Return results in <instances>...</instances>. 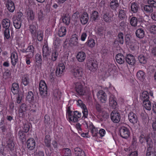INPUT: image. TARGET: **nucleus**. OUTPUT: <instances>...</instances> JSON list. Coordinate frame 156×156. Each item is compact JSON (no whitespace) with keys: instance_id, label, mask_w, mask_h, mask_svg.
Returning a JSON list of instances; mask_svg holds the SVG:
<instances>
[{"instance_id":"6ab92c4d","label":"nucleus","mask_w":156,"mask_h":156,"mask_svg":"<svg viewBox=\"0 0 156 156\" xmlns=\"http://www.w3.org/2000/svg\"><path fill=\"white\" fill-rule=\"evenodd\" d=\"M126 61L128 64L131 65H133L136 62L134 57L131 54L127 55L126 57Z\"/></svg>"},{"instance_id":"b1692460","label":"nucleus","mask_w":156,"mask_h":156,"mask_svg":"<svg viewBox=\"0 0 156 156\" xmlns=\"http://www.w3.org/2000/svg\"><path fill=\"white\" fill-rule=\"evenodd\" d=\"M140 98L143 101H147L149 100V94L147 91H143L140 95Z\"/></svg>"},{"instance_id":"4d7b16f0","label":"nucleus","mask_w":156,"mask_h":156,"mask_svg":"<svg viewBox=\"0 0 156 156\" xmlns=\"http://www.w3.org/2000/svg\"><path fill=\"white\" fill-rule=\"evenodd\" d=\"M58 56V53L57 52L56 50L53 52H52L51 54V59L53 61H55L57 59Z\"/></svg>"},{"instance_id":"aec40b11","label":"nucleus","mask_w":156,"mask_h":156,"mask_svg":"<svg viewBox=\"0 0 156 156\" xmlns=\"http://www.w3.org/2000/svg\"><path fill=\"white\" fill-rule=\"evenodd\" d=\"M65 66L63 63L59 64L56 71V74L59 75L62 74L65 70Z\"/></svg>"},{"instance_id":"412c9836","label":"nucleus","mask_w":156,"mask_h":156,"mask_svg":"<svg viewBox=\"0 0 156 156\" xmlns=\"http://www.w3.org/2000/svg\"><path fill=\"white\" fill-rule=\"evenodd\" d=\"M27 110V106L24 104H22L21 105L19 110L20 115L21 117H23L25 115L26 112Z\"/></svg>"},{"instance_id":"39448f33","label":"nucleus","mask_w":156,"mask_h":156,"mask_svg":"<svg viewBox=\"0 0 156 156\" xmlns=\"http://www.w3.org/2000/svg\"><path fill=\"white\" fill-rule=\"evenodd\" d=\"M39 90L40 94L45 95L47 94V87L45 82L43 80L40 81L39 83Z\"/></svg>"},{"instance_id":"4c0bfd02","label":"nucleus","mask_w":156,"mask_h":156,"mask_svg":"<svg viewBox=\"0 0 156 156\" xmlns=\"http://www.w3.org/2000/svg\"><path fill=\"white\" fill-rule=\"evenodd\" d=\"M136 76L138 79L141 81H143L145 77L144 73L142 71H139L138 72Z\"/></svg>"},{"instance_id":"a18cd8bd","label":"nucleus","mask_w":156,"mask_h":156,"mask_svg":"<svg viewBox=\"0 0 156 156\" xmlns=\"http://www.w3.org/2000/svg\"><path fill=\"white\" fill-rule=\"evenodd\" d=\"M138 9L137 4L134 2L132 3L131 5V10L134 13L136 12Z\"/></svg>"},{"instance_id":"774afa93","label":"nucleus","mask_w":156,"mask_h":156,"mask_svg":"<svg viewBox=\"0 0 156 156\" xmlns=\"http://www.w3.org/2000/svg\"><path fill=\"white\" fill-rule=\"evenodd\" d=\"M147 2L148 4L152 5L153 6L156 7V2L153 0H148Z\"/></svg>"},{"instance_id":"0e129e2a","label":"nucleus","mask_w":156,"mask_h":156,"mask_svg":"<svg viewBox=\"0 0 156 156\" xmlns=\"http://www.w3.org/2000/svg\"><path fill=\"white\" fill-rule=\"evenodd\" d=\"M22 83L25 86L27 85L29 83V80L27 77H24L22 79Z\"/></svg>"},{"instance_id":"5fc2aeb1","label":"nucleus","mask_w":156,"mask_h":156,"mask_svg":"<svg viewBox=\"0 0 156 156\" xmlns=\"http://www.w3.org/2000/svg\"><path fill=\"white\" fill-rule=\"evenodd\" d=\"M7 146L11 150H12L14 148V144L12 140H10L7 141Z\"/></svg>"},{"instance_id":"9b49d317","label":"nucleus","mask_w":156,"mask_h":156,"mask_svg":"<svg viewBox=\"0 0 156 156\" xmlns=\"http://www.w3.org/2000/svg\"><path fill=\"white\" fill-rule=\"evenodd\" d=\"M27 57L32 58L33 57L34 52V48L32 45L29 46L25 51Z\"/></svg>"},{"instance_id":"e2e57ef3","label":"nucleus","mask_w":156,"mask_h":156,"mask_svg":"<svg viewBox=\"0 0 156 156\" xmlns=\"http://www.w3.org/2000/svg\"><path fill=\"white\" fill-rule=\"evenodd\" d=\"M43 33L42 31L37 32V38L38 41H41L43 39Z\"/></svg>"},{"instance_id":"09e8293b","label":"nucleus","mask_w":156,"mask_h":156,"mask_svg":"<svg viewBox=\"0 0 156 156\" xmlns=\"http://www.w3.org/2000/svg\"><path fill=\"white\" fill-rule=\"evenodd\" d=\"M44 143L46 146L49 147L51 144V139L49 135H47L45 137L44 140Z\"/></svg>"},{"instance_id":"4be33fe9","label":"nucleus","mask_w":156,"mask_h":156,"mask_svg":"<svg viewBox=\"0 0 156 156\" xmlns=\"http://www.w3.org/2000/svg\"><path fill=\"white\" fill-rule=\"evenodd\" d=\"M140 141L141 143H145L146 141L147 143V146H148V142L150 143V141L152 142L151 140L147 136H146L144 134H141L140 137Z\"/></svg>"},{"instance_id":"1a4fd4ad","label":"nucleus","mask_w":156,"mask_h":156,"mask_svg":"<svg viewBox=\"0 0 156 156\" xmlns=\"http://www.w3.org/2000/svg\"><path fill=\"white\" fill-rule=\"evenodd\" d=\"M111 118L113 122L118 123L120 119V115L117 111H113L111 114Z\"/></svg>"},{"instance_id":"5701e85b","label":"nucleus","mask_w":156,"mask_h":156,"mask_svg":"<svg viewBox=\"0 0 156 156\" xmlns=\"http://www.w3.org/2000/svg\"><path fill=\"white\" fill-rule=\"evenodd\" d=\"M119 5L117 0H112L110 3L109 6L112 9L116 10L119 6Z\"/></svg>"},{"instance_id":"de8ad7c7","label":"nucleus","mask_w":156,"mask_h":156,"mask_svg":"<svg viewBox=\"0 0 156 156\" xmlns=\"http://www.w3.org/2000/svg\"><path fill=\"white\" fill-rule=\"evenodd\" d=\"M91 17L93 20H98L99 18V13L98 12L95 11L91 13Z\"/></svg>"},{"instance_id":"20e7f679","label":"nucleus","mask_w":156,"mask_h":156,"mask_svg":"<svg viewBox=\"0 0 156 156\" xmlns=\"http://www.w3.org/2000/svg\"><path fill=\"white\" fill-rule=\"evenodd\" d=\"M71 72L72 75L75 77L79 78L83 75L82 68L78 66L73 67Z\"/></svg>"},{"instance_id":"f3484780","label":"nucleus","mask_w":156,"mask_h":156,"mask_svg":"<svg viewBox=\"0 0 156 156\" xmlns=\"http://www.w3.org/2000/svg\"><path fill=\"white\" fill-rule=\"evenodd\" d=\"M27 148L30 150L33 149L35 147V142L34 139L33 138H30L27 142Z\"/></svg>"},{"instance_id":"c756f323","label":"nucleus","mask_w":156,"mask_h":156,"mask_svg":"<svg viewBox=\"0 0 156 156\" xmlns=\"http://www.w3.org/2000/svg\"><path fill=\"white\" fill-rule=\"evenodd\" d=\"M61 92L58 89H56L53 91L52 97L54 99H58L61 97Z\"/></svg>"},{"instance_id":"f257e3e1","label":"nucleus","mask_w":156,"mask_h":156,"mask_svg":"<svg viewBox=\"0 0 156 156\" xmlns=\"http://www.w3.org/2000/svg\"><path fill=\"white\" fill-rule=\"evenodd\" d=\"M66 115L69 122H76L78 119L81 117V114L77 111L73 112L68 108L67 111Z\"/></svg>"},{"instance_id":"c03bdc74","label":"nucleus","mask_w":156,"mask_h":156,"mask_svg":"<svg viewBox=\"0 0 156 156\" xmlns=\"http://www.w3.org/2000/svg\"><path fill=\"white\" fill-rule=\"evenodd\" d=\"M34 100L33 94L31 91L29 92L26 97V100L28 101L29 102H32Z\"/></svg>"},{"instance_id":"c85d7f7f","label":"nucleus","mask_w":156,"mask_h":156,"mask_svg":"<svg viewBox=\"0 0 156 156\" xmlns=\"http://www.w3.org/2000/svg\"><path fill=\"white\" fill-rule=\"evenodd\" d=\"M26 16L29 21L33 20L34 18V14L33 11L29 10L27 12Z\"/></svg>"},{"instance_id":"603ef678","label":"nucleus","mask_w":156,"mask_h":156,"mask_svg":"<svg viewBox=\"0 0 156 156\" xmlns=\"http://www.w3.org/2000/svg\"><path fill=\"white\" fill-rule=\"evenodd\" d=\"M130 22L131 25L132 26H136L137 23V18L135 17H133L131 18Z\"/></svg>"},{"instance_id":"f03ea898","label":"nucleus","mask_w":156,"mask_h":156,"mask_svg":"<svg viewBox=\"0 0 156 156\" xmlns=\"http://www.w3.org/2000/svg\"><path fill=\"white\" fill-rule=\"evenodd\" d=\"M77 105L80 106L82 109L83 114L82 119H87L88 115V112L85 105L83 103L82 101L80 100H79L77 101Z\"/></svg>"},{"instance_id":"7c9ffc66","label":"nucleus","mask_w":156,"mask_h":156,"mask_svg":"<svg viewBox=\"0 0 156 156\" xmlns=\"http://www.w3.org/2000/svg\"><path fill=\"white\" fill-rule=\"evenodd\" d=\"M22 21L19 19H16L15 18H13V24L15 27L16 29H19L21 25Z\"/></svg>"},{"instance_id":"680f3d73","label":"nucleus","mask_w":156,"mask_h":156,"mask_svg":"<svg viewBox=\"0 0 156 156\" xmlns=\"http://www.w3.org/2000/svg\"><path fill=\"white\" fill-rule=\"evenodd\" d=\"M5 38L9 39L10 37L9 28L5 29L4 31Z\"/></svg>"},{"instance_id":"bf43d9fd","label":"nucleus","mask_w":156,"mask_h":156,"mask_svg":"<svg viewBox=\"0 0 156 156\" xmlns=\"http://www.w3.org/2000/svg\"><path fill=\"white\" fill-rule=\"evenodd\" d=\"M18 136L21 140H23L25 139V135L22 130H20L19 131Z\"/></svg>"},{"instance_id":"4468645a","label":"nucleus","mask_w":156,"mask_h":156,"mask_svg":"<svg viewBox=\"0 0 156 156\" xmlns=\"http://www.w3.org/2000/svg\"><path fill=\"white\" fill-rule=\"evenodd\" d=\"M128 119L129 121L133 124L136 123L137 121V116L133 112H130L129 114Z\"/></svg>"},{"instance_id":"a878e982","label":"nucleus","mask_w":156,"mask_h":156,"mask_svg":"<svg viewBox=\"0 0 156 156\" xmlns=\"http://www.w3.org/2000/svg\"><path fill=\"white\" fill-rule=\"evenodd\" d=\"M89 128L90 129L92 135L93 136H96L98 133V128L94 127L90 123V124Z\"/></svg>"},{"instance_id":"6e6d98bb","label":"nucleus","mask_w":156,"mask_h":156,"mask_svg":"<svg viewBox=\"0 0 156 156\" xmlns=\"http://www.w3.org/2000/svg\"><path fill=\"white\" fill-rule=\"evenodd\" d=\"M144 9L145 11L147 12L151 13L153 11V8L150 5H146L144 6Z\"/></svg>"},{"instance_id":"79ce46f5","label":"nucleus","mask_w":156,"mask_h":156,"mask_svg":"<svg viewBox=\"0 0 156 156\" xmlns=\"http://www.w3.org/2000/svg\"><path fill=\"white\" fill-rule=\"evenodd\" d=\"M42 60L41 55L37 54L35 55V62L37 65H41L42 64Z\"/></svg>"},{"instance_id":"423d86ee","label":"nucleus","mask_w":156,"mask_h":156,"mask_svg":"<svg viewBox=\"0 0 156 156\" xmlns=\"http://www.w3.org/2000/svg\"><path fill=\"white\" fill-rule=\"evenodd\" d=\"M98 100L102 103H105L107 101V95L106 93L102 90H99L97 93Z\"/></svg>"},{"instance_id":"72a5a7b5","label":"nucleus","mask_w":156,"mask_h":156,"mask_svg":"<svg viewBox=\"0 0 156 156\" xmlns=\"http://www.w3.org/2000/svg\"><path fill=\"white\" fill-rule=\"evenodd\" d=\"M19 87L18 83H14L12 84L11 91L14 94H17L19 90Z\"/></svg>"},{"instance_id":"f8f14e48","label":"nucleus","mask_w":156,"mask_h":156,"mask_svg":"<svg viewBox=\"0 0 156 156\" xmlns=\"http://www.w3.org/2000/svg\"><path fill=\"white\" fill-rule=\"evenodd\" d=\"M70 43L72 46L77 47L79 46L78 37L76 34H75L72 36L70 40Z\"/></svg>"},{"instance_id":"13d9d810","label":"nucleus","mask_w":156,"mask_h":156,"mask_svg":"<svg viewBox=\"0 0 156 156\" xmlns=\"http://www.w3.org/2000/svg\"><path fill=\"white\" fill-rule=\"evenodd\" d=\"M119 16L120 18H126V15L125 11L123 10H120L119 12Z\"/></svg>"},{"instance_id":"2eb2a0df","label":"nucleus","mask_w":156,"mask_h":156,"mask_svg":"<svg viewBox=\"0 0 156 156\" xmlns=\"http://www.w3.org/2000/svg\"><path fill=\"white\" fill-rule=\"evenodd\" d=\"M6 7L8 10L10 12L14 11L15 7L13 2L11 0H8L6 1L5 3Z\"/></svg>"},{"instance_id":"69168bd1","label":"nucleus","mask_w":156,"mask_h":156,"mask_svg":"<svg viewBox=\"0 0 156 156\" xmlns=\"http://www.w3.org/2000/svg\"><path fill=\"white\" fill-rule=\"evenodd\" d=\"M98 133L100 136L101 137H102L105 136L106 132L105 129H101L98 131Z\"/></svg>"},{"instance_id":"a19ab883","label":"nucleus","mask_w":156,"mask_h":156,"mask_svg":"<svg viewBox=\"0 0 156 156\" xmlns=\"http://www.w3.org/2000/svg\"><path fill=\"white\" fill-rule=\"evenodd\" d=\"M61 41L59 38H56L54 41L53 45L56 49H58L61 46Z\"/></svg>"},{"instance_id":"0eeeda50","label":"nucleus","mask_w":156,"mask_h":156,"mask_svg":"<svg viewBox=\"0 0 156 156\" xmlns=\"http://www.w3.org/2000/svg\"><path fill=\"white\" fill-rule=\"evenodd\" d=\"M120 133L121 136L125 139L129 137L130 134L129 129L125 126H122L120 128Z\"/></svg>"},{"instance_id":"9d476101","label":"nucleus","mask_w":156,"mask_h":156,"mask_svg":"<svg viewBox=\"0 0 156 156\" xmlns=\"http://www.w3.org/2000/svg\"><path fill=\"white\" fill-rule=\"evenodd\" d=\"M75 90L76 92L80 95H83L85 93V88L80 83H76L75 87Z\"/></svg>"},{"instance_id":"dca6fc26","label":"nucleus","mask_w":156,"mask_h":156,"mask_svg":"<svg viewBox=\"0 0 156 156\" xmlns=\"http://www.w3.org/2000/svg\"><path fill=\"white\" fill-rule=\"evenodd\" d=\"M80 20L81 23L83 25L86 24L89 20V16L88 14L84 12L81 14L80 16Z\"/></svg>"},{"instance_id":"052dcab7","label":"nucleus","mask_w":156,"mask_h":156,"mask_svg":"<svg viewBox=\"0 0 156 156\" xmlns=\"http://www.w3.org/2000/svg\"><path fill=\"white\" fill-rule=\"evenodd\" d=\"M149 31L151 33H156V26L154 25H151L149 28Z\"/></svg>"},{"instance_id":"ea45409f","label":"nucleus","mask_w":156,"mask_h":156,"mask_svg":"<svg viewBox=\"0 0 156 156\" xmlns=\"http://www.w3.org/2000/svg\"><path fill=\"white\" fill-rule=\"evenodd\" d=\"M29 30L31 33L33 37H35L36 36V28L34 25H31L30 26Z\"/></svg>"},{"instance_id":"8fccbe9b","label":"nucleus","mask_w":156,"mask_h":156,"mask_svg":"<svg viewBox=\"0 0 156 156\" xmlns=\"http://www.w3.org/2000/svg\"><path fill=\"white\" fill-rule=\"evenodd\" d=\"M139 62L142 64H145L147 62L146 58L143 55H140L138 57Z\"/></svg>"},{"instance_id":"49530a36","label":"nucleus","mask_w":156,"mask_h":156,"mask_svg":"<svg viewBox=\"0 0 156 156\" xmlns=\"http://www.w3.org/2000/svg\"><path fill=\"white\" fill-rule=\"evenodd\" d=\"M62 20L63 23L66 25H68L70 21V18L69 15L68 14L66 15L63 17Z\"/></svg>"},{"instance_id":"3c124183","label":"nucleus","mask_w":156,"mask_h":156,"mask_svg":"<svg viewBox=\"0 0 156 156\" xmlns=\"http://www.w3.org/2000/svg\"><path fill=\"white\" fill-rule=\"evenodd\" d=\"M117 41L120 44H122L123 43V34L120 33L119 34L118 38H117Z\"/></svg>"},{"instance_id":"f704fd0d","label":"nucleus","mask_w":156,"mask_h":156,"mask_svg":"<svg viewBox=\"0 0 156 156\" xmlns=\"http://www.w3.org/2000/svg\"><path fill=\"white\" fill-rule=\"evenodd\" d=\"M95 40L92 38L88 39L86 42L85 44L88 47L93 48L94 47L95 45Z\"/></svg>"},{"instance_id":"c9c22d12","label":"nucleus","mask_w":156,"mask_h":156,"mask_svg":"<svg viewBox=\"0 0 156 156\" xmlns=\"http://www.w3.org/2000/svg\"><path fill=\"white\" fill-rule=\"evenodd\" d=\"M117 105V103L115 98L110 97L109 98V106L113 109L116 108Z\"/></svg>"},{"instance_id":"58836bf2","label":"nucleus","mask_w":156,"mask_h":156,"mask_svg":"<svg viewBox=\"0 0 156 156\" xmlns=\"http://www.w3.org/2000/svg\"><path fill=\"white\" fill-rule=\"evenodd\" d=\"M136 36L139 38H142L144 36V31L142 29H139L136 32Z\"/></svg>"},{"instance_id":"2f4dec72","label":"nucleus","mask_w":156,"mask_h":156,"mask_svg":"<svg viewBox=\"0 0 156 156\" xmlns=\"http://www.w3.org/2000/svg\"><path fill=\"white\" fill-rule=\"evenodd\" d=\"M74 152L76 156H85L84 152L79 148L74 149Z\"/></svg>"},{"instance_id":"6e6552de","label":"nucleus","mask_w":156,"mask_h":156,"mask_svg":"<svg viewBox=\"0 0 156 156\" xmlns=\"http://www.w3.org/2000/svg\"><path fill=\"white\" fill-rule=\"evenodd\" d=\"M86 65L89 69L91 71H95L97 67V64L92 59L88 60L87 61Z\"/></svg>"},{"instance_id":"473e14b6","label":"nucleus","mask_w":156,"mask_h":156,"mask_svg":"<svg viewBox=\"0 0 156 156\" xmlns=\"http://www.w3.org/2000/svg\"><path fill=\"white\" fill-rule=\"evenodd\" d=\"M66 27H62L58 29V35L60 37H62L66 35Z\"/></svg>"},{"instance_id":"ddd939ff","label":"nucleus","mask_w":156,"mask_h":156,"mask_svg":"<svg viewBox=\"0 0 156 156\" xmlns=\"http://www.w3.org/2000/svg\"><path fill=\"white\" fill-rule=\"evenodd\" d=\"M10 58L12 65L14 66H15L18 61L17 53L15 51L12 52L11 53Z\"/></svg>"},{"instance_id":"a211bd4d","label":"nucleus","mask_w":156,"mask_h":156,"mask_svg":"<svg viewBox=\"0 0 156 156\" xmlns=\"http://www.w3.org/2000/svg\"><path fill=\"white\" fill-rule=\"evenodd\" d=\"M86 54L83 51H80L77 53L76 55V58L78 61L80 62L84 61L86 58Z\"/></svg>"},{"instance_id":"393cba45","label":"nucleus","mask_w":156,"mask_h":156,"mask_svg":"<svg viewBox=\"0 0 156 156\" xmlns=\"http://www.w3.org/2000/svg\"><path fill=\"white\" fill-rule=\"evenodd\" d=\"M115 59L117 63L122 64L124 62L125 57L122 54L119 53L116 55Z\"/></svg>"},{"instance_id":"37998d69","label":"nucleus","mask_w":156,"mask_h":156,"mask_svg":"<svg viewBox=\"0 0 156 156\" xmlns=\"http://www.w3.org/2000/svg\"><path fill=\"white\" fill-rule=\"evenodd\" d=\"M144 108L147 110H150L151 108V105L150 101H144L143 102Z\"/></svg>"},{"instance_id":"7ed1b4c3","label":"nucleus","mask_w":156,"mask_h":156,"mask_svg":"<svg viewBox=\"0 0 156 156\" xmlns=\"http://www.w3.org/2000/svg\"><path fill=\"white\" fill-rule=\"evenodd\" d=\"M146 156H156V151L153 148L152 142L150 141L148 143Z\"/></svg>"},{"instance_id":"bb28decb","label":"nucleus","mask_w":156,"mask_h":156,"mask_svg":"<svg viewBox=\"0 0 156 156\" xmlns=\"http://www.w3.org/2000/svg\"><path fill=\"white\" fill-rule=\"evenodd\" d=\"M43 55L44 57L47 58L48 56L50 55V51L48 49V45L45 44L43 46Z\"/></svg>"},{"instance_id":"338daca9","label":"nucleus","mask_w":156,"mask_h":156,"mask_svg":"<svg viewBox=\"0 0 156 156\" xmlns=\"http://www.w3.org/2000/svg\"><path fill=\"white\" fill-rule=\"evenodd\" d=\"M64 152H65V156H69L70 154V151L69 148L64 149Z\"/></svg>"},{"instance_id":"864d4df0","label":"nucleus","mask_w":156,"mask_h":156,"mask_svg":"<svg viewBox=\"0 0 156 156\" xmlns=\"http://www.w3.org/2000/svg\"><path fill=\"white\" fill-rule=\"evenodd\" d=\"M97 33L99 35L102 34L104 33V28L101 27L97 26L95 28Z\"/></svg>"},{"instance_id":"cd10ccee","label":"nucleus","mask_w":156,"mask_h":156,"mask_svg":"<svg viewBox=\"0 0 156 156\" xmlns=\"http://www.w3.org/2000/svg\"><path fill=\"white\" fill-rule=\"evenodd\" d=\"M2 24L3 28L5 29L9 28L10 25V21L8 19H4L2 20Z\"/></svg>"},{"instance_id":"e433bc0d","label":"nucleus","mask_w":156,"mask_h":156,"mask_svg":"<svg viewBox=\"0 0 156 156\" xmlns=\"http://www.w3.org/2000/svg\"><path fill=\"white\" fill-rule=\"evenodd\" d=\"M104 20L107 23H110L112 21V17L109 16L108 13H104L102 16Z\"/></svg>"}]
</instances>
